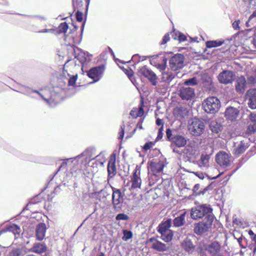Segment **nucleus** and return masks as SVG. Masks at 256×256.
I'll use <instances>...</instances> for the list:
<instances>
[{
	"label": "nucleus",
	"mask_w": 256,
	"mask_h": 256,
	"mask_svg": "<svg viewBox=\"0 0 256 256\" xmlns=\"http://www.w3.org/2000/svg\"><path fill=\"white\" fill-rule=\"evenodd\" d=\"M22 92L24 94L30 96L32 98L34 97L32 95V94H37L50 105L52 102H56V96H57L52 90H41L40 91H38L36 90H33L28 88L24 87Z\"/></svg>",
	"instance_id": "f257e3e1"
},
{
	"label": "nucleus",
	"mask_w": 256,
	"mask_h": 256,
	"mask_svg": "<svg viewBox=\"0 0 256 256\" xmlns=\"http://www.w3.org/2000/svg\"><path fill=\"white\" fill-rule=\"evenodd\" d=\"M214 216L213 214L206 216L202 222L194 225V231L197 235H202L210 230L212 227Z\"/></svg>",
	"instance_id": "f03ea898"
},
{
	"label": "nucleus",
	"mask_w": 256,
	"mask_h": 256,
	"mask_svg": "<svg viewBox=\"0 0 256 256\" xmlns=\"http://www.w3.org/2000/svg\"><path fill=\"white\" fill-rule=\"evenodd\" d=\"M172 226V219L168 218L162 222L158 228V232L161 234L162 239L165 242H170L174 236L172 230L170 228Z\"/></svg>",
	"instance_id": "7ed1b4c3"
},
{
	"label": "nucleus",
	"mask_w": 256,
	"mask_h": 256,
	"mask_svg": "<svg viewBox=\"0 0 256 256\" xmlns=\"http://www.w3.org/2000/svg\"><path fill=\"white\" fill-rule=\"evenodd\" d=\"M204 111L209 114H214L218 112L220 107L219 100L214 96L207 98L202 103Z\"/></svg>",
	"instance_id": "20e7f679"
},
{
	"label": "nucleus",
	"mask_w": 256,
	"mask_h": 256,
	"mask_svg": "<svg viewBox=\"0 0 256 256\" xmlns=\"http://www.w3.org/2000/svg\"><path fill=\"white\" fill-rule=\"evenodd\" d=\"M212 214V209L206 205H200L191 209L190 216L193 220H197Z\"/></svg>",
	"instance_id": "39448f33"
},
{
	"label": "nucleus",
	"mask_w": 256,
	"mask_h": 256,
	"mask_svg": "<svg viewBox=\"0 0 256 256\" xmlns=\"http://www.w3.org/2000/svg\"><path fill=\"white\" fill-rule=\"evenodd\" d=\"M112 190V204L113 208L116 212L120 211L123 203V196L120 189H116L111 186Z\"/></svg>",
	"instance_id": "423d86ee"
},
{
	"label": "nucleus",
	"mask_w": 256,
	"mask_h": 256,
	"mask_svg": "<svg viewBox=\"0 0 256 256\" xmlns=\"http://www.w3.org/2000/svg\"><path fill=\"white\" fill-rule=\"evenodd\" d=\"M138 74L140 76H143L147 78L153 86L157 85L158 77L156 74L146 66L140 68L138 72Z\"/></svg>",
	"instance_id": "0eeeda50"
},
{
	"label": "nucleus",
	"mask_w": 256,
	"mask_h": 256,
	"mask_svg": "<svg viewBox=\"0 0 256 256\" xmlns=\"http://www.w3.org/2000/svg\"><path fill=\"white\" fill-rule=\"evenodd\" d=\"M216 160L221 167L226 168L230 166L232 158L230 154L224 152H218L216 156Z\"/></svg>",
	"instance_id": "6e6552de"
},
{
	"label": "nucleus",
	"mask_w": 256,
	"mask_h": 256,
	"mask_svg": "<svg viewBox=\"0 0 256 256\" xmlns=\"http://www.w3.org/2000/svg\"><path fill=\"white\" fill-rule=\"evenodd\" d=\"M204 128V122L198 118H194L192 120L188 129L193 135L199 136L202 133Z\"/></svg>",
	"instance_id": "1a4fd4ad"
},
{
	"label": "nucleus",
	"mask_w": 256,
	"mask_h": 256,
	"mask_svg": "<svg viewBox=\"0 0 256 256\" xmlns=\"http://www.w3.org/2000/svg\"><path fill=\"white\" fill-rule=\"evenodd\" d=\"M184 56L182 54H175L170 60V66L173 70H177L184 67Z\"/></svg>",
	"instance_id": "9d476101"
},
{
	"label": "nucleus",
	"mask_w": 256,
	"mask_h": 256,
	"mask_svg": "<svg viewBox=\"0 0 256 256\" xmlns=\"http://www.w3.org/2000/svg\"><path fill=\"white\" fill-rule=\"evenodd\" d=\"M235 76V74L232 71L225 70L220 73L218 78L220 83L228 84L234 80Z\"/></svg>",
	"instance_id": "9b49d317"
},
{
	"label": "nucleus",
	"mask_w": 256,
	"mask_h": 256,
	"mask_svg": "<svg viewBox=\"0 0 256 256\" xmlns=\"http://www.w3.org/2000/svg\"><path fill=\"white\" fill-rule=\"evenodd\" d=\"M104 71L103 66H99L92 68L86 72L87 76L90 78L94 80L93 82H98L102 77Z\"/></svg>",
	"instance_id": "f8f14e48"
},
{
	"label": "nucleus",
	"mask_w": 256,
	"mask_h": 256,
	"mask_svg": "<svg viewBox=\"0 0 256 256\" xmlns=\"http://www.w3.org/2000/svg\"><path fill=\"white\" fill-rule=\"evenodd\" d=\"M178 94L182 100H191L194 96V90L188 86H182L178 90Z\"/></svg>",
	"instance_id": "ddd939ff"
},
{
	"label": "nucleus",
	"mask_w": 256,
	"mask_h": 256,
	"mask_svg": "<svg viewBox=\"0 0 256 256\" xmlns=\"http://www.w3.org/2000/svg\"><path fill=\"white\" fill-rule=\"evenodd\" d=\"M249 146V141L246 139L240 140V142L234 143V154L236 156L240 155L246 151Z\"/></svg>",
	"instance_id": "4468645a"
},
{
	"label": "nucleus",
	"mask_w": 256,
	"mask_h": 256,
	"mask_svg": "<svg viewBox=\"0 0 256 256\" xmlns=\"http://www.w3.org/2000/svg\"><path fill=\"white\" fill-rule=\"evenodd\" d=\"M210 256H224L220 252V246L217 242H214L208 245L206 248Z\"/></svg>",
	"instance_id": "2eb2a0df"
},
{
	"label": "nucleus",
	"mask_w": 256,
	"mask_h": 256,
	"mask_svg": "<svg viewBox=\"0 0 256 256\" xmlns=\"http://www.w3.org/2000/svg\"><path fill=\"white\" fill-rule=\"evenodd\" d=\"M197 148V146L194 142H190L184 148L182 153L188 159L192 158L196 154Z\"/></svg>",
	"instance_id": "dca6fc26"
},
{
	"label": "nucleus",
	"mask_w": 256,
	"mask_h": 256,
	"mask_svg": "<svg viewBox=\"0 0 256 256\" xmlns=\"http://www.w3.org/2000/svg\"><path fill=\"white\" fill-rule=\"evenodd\" d=\"M164 168V164L162 162H150L148 163V168L149 170L156 176H158L162 172Z\"/></svg>",
	"instance_id": "f3484780"
},
{
	"label": "nucleus",
	"mask_w": 256,
	"mask_h": 256,
	"mask_svg": "<svg viewBox=\"0 0 256 256\" xmlns=\"http://www.w3.org/2000/svg\"><path fill=\"white\" fill-rule=\"evenodd\" d=\"M248 106L252 109H256V88H252L246 92Z\"/></svg>",
	"instance_id": "a211bd4d"
},
{
	"label": "nucleus",
	"mask_w": 256,
	"mask_h": 256,
	"mask_svg": "<svg viewBox=\"0 0 256 256\" xmlns=\"http://www.w3.org/2000/svg\"><path fill=\"white\" fill-rule=\"evenodd\" d=\"M239 115V110L234 107L226 108L225 112V116L226 120L230 121L235 120Z\"/></svg>",
	"instance_id": "6ab92c4d"
},
{
	"label": "nucleus",
	"mask_w": 256,
	"mask_h": 256,
	"mask_svg": "<svg viewBox=\"0 0 256 256\" xmlns=\"http://www.w3.org/2000/svg\"><path fill=\"white\" fill-rule=\"evenodd\" d=\"M46 226L44 223H40L36 226V236L38 240L42 241L43 240L46 236Z\"/></svg>",
	"instance_id": "aec40b11"
},
{
	"label": "nucleus",
	"mask_w": 256,
	"mask_h": 256,
	"mask_svg": "<svg viewBox=\"0 0 256 256\" xmlns=\"http://www.w3.org/2000/svg\"><path fill=\"white\" fill-rule=\"evenodd\" d=\"M182 248L189 254H192L195 249V246L193 244L190 238L186 237L182 243Z\"/></svg>",
	"instance_id": "412c9836"
},
{
	"label": "nucleus",
	"mask_w": 256,
	"mask_h": 256,
	"mask_svg": "<svg viewBox=\"0 0 256 256\" xmlns=\"http://www.w3.org/2000/svg\"><path fill=\"white\" fill-rule=\"evenodd\" d=\"M108 176L112 178L116 174V158L114 156L109 160L108 164Z\"/></svg>",
	"instance_id": "4be33fe9"
},
{
	"label": "nucleus",
	"mask_w": 256,
	"mask_h": 256,
	"mask_svg": "<svg viewBox=\"0 0 256 256\" xmlns=\"http://www.w3.org/2000/svg\"><path fill=\"white\" fill-rule=\"evenodd\" d=\"M188 110L186 108L176 107L174 110V116L178 119H182L188 116Z\"/></svg>",
	"instance_id": "5701e85b"
},
{
	"label": "nucleus",
	"mask_w": 256,
	"mask_h": 256,
	"mask_svg": "<svg viewBox=\"0 0 256 256\" xmlns=\"http://www.w3.org/2000/svg\"><path fill=\"white\" fill-rule=\"evenodd\" d=\"M47 248L44 244L40 242L34 243L30 249V252L38 254H41L46 252Z\"/></svg>",
	"instance_id": "b1692460"
},
{
	"label": "nucleus",
	"mask_w": 256,
	"mask_h": 256,
	"mask_svg": "<svg viewBox=\"0 0 256 256\" xmlns=\"http://www.w3.org/2000/svg\"><path fill=\"white\" fill-rule=\"evenodd\" d=\"M6 231L12 232L17 238L20 236L21 229L20 227L14 224L8 225L6 227Z\"/></svg>",
	"instance_id": "393cba45"
},
{
	"label": "nucleus",
	"mask_w": 256,
	"mask_h": 256,
	"mask_svg": "<svg viewBox=\"0 0 256 256\" xmlns=\"http://www.w3.org/2000/svg\"><path fill=\"white\" fill-rule=\"evenodd\" d=\"M173 144H175L178 147H182L186 144V140L185 138L180 135L174 136L172 138Z\"/></svg>",
	"instance_id": "a878e982"
},
{
	"label": "nucleus",
	"mask_w": 256,
	"mask_h": 256,
	"mask_svg": "<svg viewBox=\"0 0 256 256\" xmlns=\"http://www.w3.org/2000/svg\"><path fill=\"white\" fill-rule=\"evenodd\" d=\"M246 86V82L245 78L242 76L236 80V89L240 93H243Z\"/></svg>",
	"instance_id": "bb28decb"
},
{
	"label": "nucleus",
	"mask_w": 256,
	"mask_h": 256,
	"mask_svg": "<svg viewBox=\"0 0 256 256\" xmlns=\"http://www.w3.org/2000/svg\"><path fill=\"white\" fill-rule=\"evenodd\" d=\"M140 172L137 174V172L136 171L133 174L132 178V188H140L141 185V179L139 176Z\"/></svg>",
	"instance_id": "cd10ccee"
},
{
	"label": "nucleus",
	"mask_w": 256,
	"mask_h": 256,
	"mask_svg": "<svg viewBox=\"0 0 256 256\" xmlns=\"http://www.w3.org/2000/svg\"><path fill=\"white\" fill-rule=\"evenodd\" d=\"M186 212L180 214V216L176 218L173 220L174 226L180 227L184 225L185 223Z\"/></svg>",
	"instance_id": "c85d7f7f"
},
{
	"label": "nucleus",
	"mask_w": 256,
	"mask_h": 256,
	"mask_svg": "<svg viewBox=\"0 0 256 256\" xmlns=\"http://www.w3.org/2000/svg\"><path fill=\"white\" fill-rule=\"evenodd\" d=\"M152 248L159 252H164L168 249V247L166 244L159 241H156L154 242Z\"/></svg>",
	"instance_id": "c756f323"
},
{
	"label": "nucleus",
	"mask_w": 256,
	"mask_h": 256,
	"mask_svg": "<svg viewBox=\"0 0 256 256\" xmlns=\"http://www.w3.org/2000/svg\"><path fill=\"white\" fill-rule=\"evenodd\" d=\"M210 128L212 133L218 134L222 130V125L216 121H212L210 124Z\"/></svg>",
	"instance_id": "7c9ffc66"
},
{
	"label": "nucleus",
	"mask_w": 256,
	"mask_h": 256,
	"mask_svg": "<svg viewBox=\"0 0 256 256\" xmlns=\"http://www.w3.org/2000/svg\"><path fill=\"white\" fill-rule=\"evenodd\" d=\"M174 76H175L172 72H164L162 73V82L170 83Z\"/></svg>",
	"instance_id": "2f4dec72"
},
{
	"label": "nucleus",
	"mask_w": 256,
	"mask_h": 256,
	"mask_svg": "<svg viewBox=\"0 0 256 256\" xmlns=\"http://www.w3.org/2000/svg\"><path fill=\"white\" fill-rule=\"evenodd\" d=\"M210 156L208 154H202L200 159L198 162L200 167H207L208 166Z\"/></svg>",
	"instance_id": "473e14b6"
},
{
	"label": "nucleus",
	"mask_w": 256,
	"mask_h": 256,
	"mask_svg": "<svg viewBox=\"0 0 256 256\" xmlns=\"http://www.w3.org/2000/svg\"><path fill=\"white\" fill-rule=\"evenodd\" d=\"M224 43V41L222 40H210L206 42V46L208 48H212L219 46Z\"/></svg>",
	"instance_id": "72a5a7b5"
},
{
	"label": "nucleus",
	"mask_w": 256,
	"mask_h": 256,
	"mask_svg": "<svg viewBox=\"0 0 256 256\" xmlns=\"http://www.w3.org/2000/svg\"><path fill=\"white\" fill-rule=\"evenodd\" d=\"M68 26L66 22L61 23L58 27V30H56V34L66 33Z\"/></svg>",
	"instance_id": "f704fd0d"
},
{
	"label": "nucleus",
	"mask_w": 256,
	"mask_h": 256,
	"mask_svg": "<svg viewBox=\"0 0 256 256\" xmlns=\"http://www.w3.org/2000/svg\"><path fill=\"white\" fill-rule=\"evenodd\" d=\"M123 234L124 236H122V239L124 241H128L132 237V232L127 230H123Z\"/></svg>",
	"instance_id": "c9c22d12"
},
{
	"label": "nucleus",
	"mask_w": 256,
	"mask_h": 256,
	"mask_svg": "<svg viewBox=\"0 0 256 256\" xmlns=\"http://www.w3.org/2000/svg\"><path fill=\"white\" fill-rule=\"evenodd\" d=\"M167 59L163 57L162 62V64H158L156 65V68L160 70H163L166 69V66Z\"/></svg>",
	"instance_id": "e433bc0d"
},
{
	"label": "nucleus",
	"mask_w": 256,
	"mask_h": 256,
	"mask_svg": "<svg viewBox=\"0 0 256 256\" xmlns=\"http://www.w3.org/2000/svg\"><path fill=\"white\" fill-rule=\"evenodd\" d=\"M197 83V79L194 77L192 78L188 79L184 82V84L186 86H194Z\"/></svg>",
	"instance_id": "4c0bfd02"
},
{
	"label": "nucleus",
	"mask_w": 256,
	"mask_h": 256,
	"mask_svg": "<svg viewBox=\"0 0 256 256\" xmlns=\"http://www.w3.org/2000/svg\"><path fill=\"white\" fill-rule=\"evenodd\" d=\"M155 144V142H149L144 144L142 147V149L144 151L146 152L147 150L152 148Z\"/></svg>",
	"instance_id": "58836bf2"
},
{
	"label": "nucleus",
	"mask_w": 256,
	"mask_h": 256,
	"mask_svg": "<svg viewBox=\"0 0 256 256\" xmlns=\"http://www.w3.org/2000/svg\"><path fill=\"white\" fill-rule=\"evenodd\" d=\"M128 218H129L128 216L124 214H119L116 217V220H126Z\"/></svg>",
	"instance_id": "ea45409f"
},
{
	"label": "nucleus",
	"mask_w": 256,
	"mask_h": 256,
	"mask_svg": "<svg viewBox=\"0 0 256 256\" xmlns=\"http://www.w3.org/2000/svg\"><path fill=\"white\" fill-rule=\"evenodd\" d=\"M72 161L73 158H72L65 160L60 166L58 171L61 170L62 168H65L68 165V164H70V162L72 163Z\"/></svg>",
	"instance_id": "a19ab883"
},
{
	"label": "nucleus",
	"mask_w": 256,
	"mask_h": 256,
	"mask_svg": "<svg viewBox=\"0 0 256 256\" xmlns=\"http://www.w3.org/2000/svg\"><path fill=\"white\" fill-rule=\"evenodd\" d=\"M72 161L73 158H72L65 160L60 166L58 171L61 170L62 168H65L68 165V164H70V162L72 163Z\"/></svg>",
	"instance_id": "79ce46f5"
},
{
	"label": "nucleus",
	"mask_w": 256,
	"mask_h": 256,
	"mask_svg": "<svg viewBox=\"0 0 256 256\" xmlns=\"http://www.w3.org/2000/svg\"><path fill=\"white\" fill-rule=\"evenodd\" d=\"M76 80L77 74L73 75L70 77L68 80V85L73 86L75 84Z\"/></svg>",
	"instance_id": "37998d69"
},
{
	"label": "nucleus",
	"mask_w": 256,
	"mask_h": 256,
	"mask_svg": "<svg viewBox=\"0 0 256 256\" xmlns=\"http://www.w3.org/2000/svg\"><path fill=\"white\" fill-rule=\"evenodd\" d=\"M21 251L19 248L12 250L9 254V256H20Z\"/></svg>",
	"instance_id": "c03bdc74"
},
{
	"label": "nucleus",
	"mask_w": 256,
	"mask_h": 256,
	"mask_svg": "<svg viewBox=\"0 0 256 256\" xmlns=\"http://www.w3.org/2000/svg\"><path fill=\"white\" fill-rule=\"evenodd\" d=\"M247 130L250 134L256 131V124H250Z\"/></svg>",
	"instance_id": "a18cd8bd"
},
{
	"label": "nucleus",
	"mask_w": 256,
	"mask_h": 256,
	"mask_svg": "<svg viewBox=\"0 0 256 256\" xmlns=\"http://www.w3.org/2000/svg\"><path fill=\"white\" fill-rule=\"evenodd\" d=\"M90 152V149H86L85 151H84L82 153L78 155V157H80V156H86V158H90L91 156H90L89 153Z\"/></svg>",
	"instance_id": "49530a36"
},
{
	"label": "nucleus",
	"mask_w": 256,
	"mask_h": 256,
	"mask_svg": "<svg viewBox=\"0 0 256 256\" xmlns=\"http://www.w3.org/2000/svg\"><path fill=\"white\" fill-rule=\"evenodd\" d=\"M83 0H72L73 6L74 8H78L82 6Z\"/></svg>",
	"instance_id": "de8ad7c7"
},
{
	"label": "nucleus",
	"mask_w": 256,
	"mask_h": 256,
	"mask_svg": "<svg viewBox=\"0 0 256 256\" xmlns=\"http://www.w3.org/2000/svg\"><path fill=\"white\" fill-rule=\"evenodd\" d=\"M56 30L53 28L51 29H44L42 30H40L38 32L40 33H52V34H56Z\"/></svg>",
	"instance_id": "09e8293b"
},
{
	"label": "nucleus",
	"mask_w": 256,
	"mask_h": 256,
	"mask_svg": "<svg viewBox=\"0 0 256 256\" xmlns=\"http://www.w3.org/2000/svg\"><path fill=\"white\" fill-rule=\"evenodd\" d=\"M170 36L168 34H166L162 38V42H160V44H166L170 40Z\"/></svg>",
	"instance_id": "8fccbe9b"
},
{
	"label": "nucleus",
	"mask_w": 256,
	"mask_h": 256,
	"mask_svg": "<svg viewBox=\"0 0 256 256\" xmlns=\"http://www.w3.org/2000/svg\"><path fill=\"white\" fill-rule=\"evenodd\" d=\"M74 58H76L81 64H84L86 60V58L83 55H78L77 56H75Z\"/></svg>",
	"instance_id": "3c124183"
},
{
	"label": "nucleus",
	"mask_w": 256,
	"mask_h": 256,
	"mask_svg": "<svg viewBox=\"0 0 256 256\" xmlns=\"http://www.w3.org/2000/svg\"><path fill=\"white\" fill-rule=\"evenodd\" d=\"M240 24V20H236L232 23V28L236 30H238L240 29L239 24Z\"/></svg>",
	"instance_id": "603ef678"
},
{
	"label": "nucleus",
	"mask_w": 256,
	"mask_h": 256,
	"mask_svg": "<svg viewBox=\"0 0 256 256\" xmlns=\"http://www.w3.org/2000/svg\"><path fill=\"white\" fill-rule=\"evenodd\" d=\"M76 18L78 22H81L83 19L82 13L80 12H78L76 13Z\"/></svg>",
	"instance_id": "864d4df0"
},
{
	"label": "nucleus",
	"mask_w": 256,
	"mask_h": 256,
	"mask_svg": "<svg viewBox=\"0 0 256 256\" xmlns=\"http://www.w3.org/2000/svg\"><path fill=\"white\" fill-rule=\"evenodd\" d=\"M120 67L123 70L124 72L126 75H128V76H130L132 75V71L131 70L126 69L124 67L120 66Z\"/></svg>",
	"instance_id": "5fc2aeb1"
},
{
	"label": "nucleus",
	"mask_w": 256,
	"mask_h": 256,
	"mask_svg": "<svg viewBox=\"0 0 256 256\" xmlns=\"http://www.w3.org/2000/svg\"><path fill=\"white\" fill-rule=\"evenodd\" d=\"M248 80L252 84L256 83V76H250L248 77Z\"/></svg>",
	"instance_id": "6e6d98bb"
},
{
	"label": "nucleus",
	"mask_w": 256,
	"mask_h": 256,
	"mask_svg": "<svg viewBox=\"0 0 256 256\" xmlns=\"http://www.w3.org/2000/svg\"><path fill=\"white\" fill-rule=\"evenodd\" d=\"M200 188V184H196L193 188V192L196 194H200V192L198 191Z\"/></svg>",
	"instance_id": "4d7b16f0"
},
{
	"label": "nucleus",
	"mask_w": 256,
	"mask_h": 256,
	"mask_svg": "<svg viewBox=\"0 0 256 256\" xmlns=\"http://www.w3.org/2000/svg\"><path fill=\"white\" fill-rule=\"evenodd\" d=\"M137 116H142L144 114V110L142 108H140L138 110L136 108Z\"/></svg>",
	"instance_id": "13d9d810"
},
{
	"label": "nucleus",
	"mask_w": 256,
	"mask_h": 256,
	"mask_svg": "<svg viewBox=\"0 0 256 256\" xmlns=\"http://www.w3.org/2000/svg\"><path fill=\"white\" fill-rule=\"evenodd\" d=\"M200 179L203 180L204 178V174L201 172H193Z\"/></svg>",
	"instance_id": "bf43d9fd"
},
{
	"label": "nucleus",
	"mask_w": 256,
	"mask_h": 256,
	"mask_svg": "<svg viewBox=\"0 0 256 256\" xmlns=\"http://www.w3.org/2000/svg\"><path fill=\"white\" fill-rule=\"evenodd\" d=\"M250 118L252 122L256 123V112L252 113L250 114Z\"/></svg>",
	"instance_id": "052dcab7"
},
{
	"label": "nucleus",
	"mask_w": 256,
	"mask_h": 256,
	"mask_svg": "<svg viewBox=\"0 0 256 256\" xmlns=\"http://www.w3.org/2000/svg\"><path fill=\"white\" fill-rule=\"evenodd\" d=\"M164 127L162 126H161V128L158 130V136L156 138V140L160 139L162 137V132Z\"/></svg>",
	"instance_id": "680f3d73"
},
{
	"label": "nucleus",
	"mask_w": 256,
	"mask_h": 256,
	"mask_svg": "<svg viewBox=\"0 0 256 256\" xmlns=\"http://www.w3.org/2000/svg\"><path fill=\"white\" fill-rule=\"evenodd\" d=\"M186 40V36H184V34H183L181 33H179L178 40L180 42H184V41Z\"/></svg>",
	"instance_id": "e2e57ef3"
},
{
	"label": "nucleus",
	"mask_w": 256,
	"mask_h": 256,
	"mask_svg": "<svg viewBox=\"0 0 256 256\" xmlns=\"http://www.w3.org/2000/svg\"><path fill=\"white\" fill-rule=\"evenodd\" d=\"M166 136H167L168 138V140H172V138H171V136H172V130L170 128H168L166 130Z\"/></svg>",
	"instance_id": "0e129e2a"
},
{
	"label": "nucleus",
	"mask_w": 256,
	"mask_h": 256,
	"mask_svg": "<svg viewBox=\"0 0 256 256\" xmlns=\"http://www.w3.org/2000/svg\"><path fill=\"white\" fill-rule=\"evenodd\" d=\"M34 22H36L38 20H45L46 18L44 17L40 16H36L33 18Z\"/></svg>",
	"instance_id": "69168bd1"
},
{
	"label": "nucleus",
	"mask_w": 256,
	"mask_h": 256,
	"mask_svg": "<svg viewBox=\"0 0 256 256\" xmlns=\"http://www.w3.org/2000/svg\"><path fill=\"white\" fill-rule=\"evenodd\" d=\"M130 114L134 118H137L136 108H134L130 112Z\"/></svg>",
	"instance_id": "338daca9"
},
{
	"label": "nucleus",
	"mask_w": 256,
	"mask_h": 256,
	"mask_svg": "<svg viewBox=\"0 0 256 256\" xmlns=\"http://www.w3.org/2000/svg\"><path fill=\"white\" fill-rule=\"evenodd\" d=\"M124 136V128L121 126V131L119 132V139H122Z\"/></svg>",
	"instance_id": "774afa93"
}]
</instances>
